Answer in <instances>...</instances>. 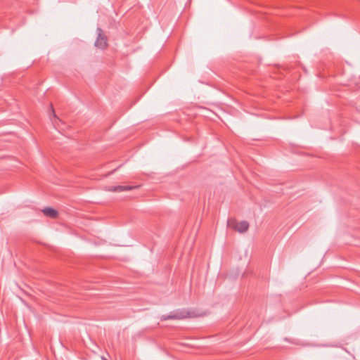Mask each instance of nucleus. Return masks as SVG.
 I'll return each instance as SVG.
<instances>
[{"instance_id":"obj_1","label":"nucleus","mask_w":360,"mask_h":360,"mask_svg":"<svg viewBox=\"0 0 360 360\" xmlns=\"http://www.w3.org/2000/svg\"><path fill=\"white\" fill-rule=\"evenodd\" d=\"M97 37L94 45L100 49H105L108 46V37L103 30L98 27L96 30Z\"/></svg>"},{"instance_id":"obj_2","label":"nucleus","mask_w":360,"mask_h":360,"mask_svg":"<svg viewBox=\"0 0 360 360\" xmlns=\"http://www.w3.org/2000/svg\"><path fill=\"white\" fill-rule=\"evenodd\" d=\"M188 312L185 310H177L170 313L169 315H162L161 316L162 321H167L169 319H184L188 316Z\"/></svg>"},{"instance_id":"obj_3","label":"nucleus","mask_w":360,"mask_h":360,"mask_svg":"<svg viewBox=\"0 0 360 360\" xmlns=\"http://www.w3.org/2000/svg\"><path fill=\"white\" fill-rule=\"evenodd\" d=\"M232 226L239 233H245L248 230L249 224L246 221H242L240 222L235 221Z\"/></svg>"},{"instance_id":"obj_4","label":"nucleus","mask_w":360,"mask_h":360,"mask_svg":"<svg viewBox=\"0 0 360 360\" xmlns=\"http://www.w3.org/2000/svg\"><path fill=\"white\" fill-rule=\"evenodd\" d=\"M139 186H112L109 190L113 192H123L133 190Z\"/></svg>"},{"instance_id":"obj_5","label":"nucleus","mask_w":360,"mask_h":360,"mask_svg":"<svg viewBox=\"0 0 360 360\" xmlns=\"http://www.w3.org/2000/svg\"><path fill=\"white\" fill-rule=\"evenodd\" d=\"M42 212L44 214V215L53 219L56 218V217L58 216V212L51 207H45L42 210Z\"/></svg>"},{"instance_id":"obj_6","label":"nucleus","mask_w":360,"mask_h":360,"mask_svg":"<svg viewBox=\"0 0 360 360\" xmlns=\"http://www.w3.org/2000/svg\"><path fill=\"white\" fill-rule=\"evenodd\" d=\"M51 112H52V115L53 116V120H51L52 122H53V124L54 125V127L56 128L58 127V122H60V120L59 118H58L55 114V111L53 108V107L51 106Z\"/></svg>"},{"instance_id":"obj_7","label":"nucleus","mask_w":360,"mask_h":360,"mask_svg":"<svg viewBox=\"0 0 360 360\" xmlns=\"http://www.w3.org/2000/svg\"><path fill=\"white\" fill-rule=\"evenodd\" d=\"M102 360H108L105 356H101Z\"/></svg>"}]
</instances>
